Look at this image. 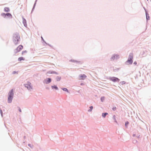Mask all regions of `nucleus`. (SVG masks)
Returning a JSON list of instances; mask_svg holds the SVG:
<instances>
[{"label":"nucleus","mask_w":151,"mask_h":151,"mask_svg":"<svg viewBox=\"0 0 151 151\" xmlns=\"http://www.w3.org/2000/svg\"><path fill=\"white\" fill-rule=\"evenodd\" d=\"M20 39V36L18 33H16L14 34L13 42L15 45H16L18 43Z\"/></svg>","instance_id":"f257e3e1"},{"label":"nucleus","mask_w":151,"mask_h":151,"mask_svg":"<svg viewBox=\"0 0 151 151\" xmlns=\"http://www.w3.org/2000/svg\"><path fill=\"white\" fill-rule=\"evenodd\" d=\"M8 95V101L9 103H11L12 102L14 96L13 90V89L11 90L9 92Z\"/></svg>","instance_id":"f03ea898"},{"label":"nucleus","mask_w":151,"mask_h":151,"mask_svg":"<svg viewBox=\"0 0 151 151\" xmlns=\"http://www.w3.org/2000/svg\"><path fill=\"white\" fill-rule=\"evenodd\" d=\"M23 48V46L22 45H19L15 50V52L16 53L19 52Z\"/></svg>","instance_id":"7ed1b4c3"},{"label":"nucleus","mask_w":151,"mask_h":151,"mask_svg":"<svg viewBox=\"0 0 151 151\" xmlns=\"http://www.w3.org/2000/svg\"><path fill=\"white\" fill-rule=\"evenodd\" d=\"M110 80L114 82H119V79L117 78L113 77L110 78Z\"/></svg>","instance_id":"20e7f679"},{"label":"nucleus","mask_w":151,"mask_h":151,"mask_svg":"<svg viewBox=\"0 0 151 151\" xmlns=\"http://www.w3.org/2000/svg\"><path fill=\"white\" fill-rule=\"evenodd\" d=\"M79 77L80 80H84L86 78L87 76L83 74L80 75Z\"/></svg>","instance_id":"39448f33"},{"label":"nucleus","mask_w":151,"mask_h":151,"mask_svg":"<svg viewBox=\"0 0 151 151\" xmlns=\"http://www.w3.org/2000/svg\"><path fill=\"white\" fill-rule=\"evenodd\" d=\"M30 84L31 83L29 82H28L27 84H25V87H27L28 89L30 90L32 88Z\"/></svg>","instance_id":"423d86ee"},{"label":"nucleus","mask_w":151,"mask_h":151,"mask_svg":"<svg viewBox=\"0 0 151 151\" xmlns=\"http://www.w3.org/2000/svg\"><path fill=\"white\" fill-rule=\"evenodd\" d=\"M127 62L129 64H132V63L133 61L132 60L128 58V60L127 61Z\"/></svg>","instance_id":"0eeeda50"},{"label":"nucleus","mask_w":151,"mask_h":151,"mask_svg":"<svg viewBox=\"0 0 151 151\" xmlns=\"http://www.w3.org/2000/svg\"><path fill=\"white\" fill-rule=\"evenodd\" d=\"M23 23L24 24V26L25 27H26L27 26V23H26V21L24 18H23Z\"/></svg>","instance_id":"6e6552de"},{"label":"nucleus","mask_w":151,"mask_h":151,"mask_svg":"<svg viewBox=\"0 0 151 151\" xmlns=\"http://www.w3.org/2000/svg\"><path fill=\"white\" fill-rule=\"evenodd\" d=\"M51 81V79L50 78H48L47 79V81H46V83H49Z\"/></svg>","instance_id":"1a4fd4ad"},{"label":"nucleus","mask_w":151,"mask_h":151,"mask_svg":"<svg viewBox=\"0 0 151 151\" xmlns=\"http://www.w3.org/2000/svg\"><path fill=\"white\" fill-rule=\"evenodd\" d=\"M24 60V58L22 57H20L18 58V60L19 61H20L21 60Z\"/></svg>","instance_id":"9d476101"},{"label":"nucleus","mask_w":151,"mask_h":151,"mask_svg":"<svg viewBox=\"0 0 151 151\" xmlns=\"http://www.w3.org/2000/svg\"><path fill=\"white\" fill-rule=\"evenodd\" d=\"M133 57V55L132 53H130L129 56V58L130 59L132 60Z\"/></svg>","instance_id":"9b49d317"},{"label":"nucleus","mask_w":151,"mask_h":151,"mask_svg":"<svg viewBox=\"0 0 151 151\" xmlns=\"http://www.w3.org/2000/svg\"><path fill=\"white\" fill-rule=\"evenodd\" d=\"M4 10L6 12H9L10 11V9L8 7H5L4 8Z\"/></svg>","instance_id":"f8f14e48"},{"label":"nucleus","mask_w":151,"mask_h":151,"mask_svg":"<svg viewBox=\"0 0 151 151\" xmlns=\"http://www.w3.org/2000/svg\"><path fill=\"white\" fill-rule=\"evenodd\" d=\"M5 16H7L8 17L12 18V15L9 13H7L6 14Z\"/></svg>","instance_id":"ddd939ff"},{"label":"nucleus","mask_w":151,"mask_h":151,"mask_svg":"<svg viewBox=\"0 0 151 151\" xmlns=\"http://www.w3.org/2000/svg\"><path fill=\"white\" fill-rule=\"evenodd\" d=\"M51 87L53 89H55V90H58V88L55 86H52Z\"/></svg>","instance_id":"4468645a"},{"label":"nucleus","mask_w":151,"mask_h":151,"mask_svg":"<svg viewBox=\"0 0 151 151\" xmlns=\"http://www.w3.org/2000/svg\"><path fill=\"white\" fill-rule=\"evenodd\" d=\"M104 99H105V97H104L103 96V97H101V101L102 102H103L104 101Z\"/></svg>","instance_id":"2eb2a0df"},{"label":"nucleus","mask_w":151,"mask_h":151,"mask_svg":"<svg viewBox=\"0 0 151 151\" xmlns=\"http://www.w3.org/2000/svg\"><path fill=\"white\" fill-rule=\"evenodd\" d=\"M62 89L64 91H66L67 92L68 91V90L66 88H62Z\"/></svg>","instance_id":"dca6fc26"},{"label":"nucleus","mask_w":151,"mask_h":151,"mask_svg":"<svg viewBox=\"0 0 151 151\" xmlns=\"http://www.w3.org/2000/svg\"><path fill=\"white\" fill-rule=\"evenodd\" d=\"M6 14L4 13H3L2 14H1V15L3 16H4V17H6V16H5V15H6Z\"/></svg>","instance_id":"f3484780"},{"label":"nucleus","mask_w":151,"mask_h":151,"mask_svg":"<svg viewBox=\"0 0 151 151\" xmlns=\"http://www.w3.org/2000/svg\"><path fill=\"white\" fill-rule=\"evenodd\" d=\"M106 114H103L102 116L103 117H105L106 116Z\"/></svg>","instance_id":"a211bd4d"},{"label":"nucleus","mask_w":151,"mask_h":151,"mask_svg":"<svg viewBox=\"0 0 151 151\" xmlns=\"http://www.w3.org/2000/svg\"><path fill=\"white\" fill-rule=\"evenodd\" d=\"M27 51H23L22 52V55H23L25 53H27Z\"/></svg>","instance_id":"6ab92c4d"},{"label":"nucleus","mask_w":151,"mask_h":151,"mask_svg":"<svg viewBox=\"0 0 151 151\" xmlns=\"http://www.w3.org/2000/svg\"><path fill=\"white\" fill-rule=\"evenodd\" d=\"M129 124V122H126L125 123V126H127V125H128Z\"/></svg>","instance_id":"aec40b11"},{"label":"nucleus","mask_w":151,"mask_h":151,"mask_svg":"<svg viewBox=\"0 0 151 151\" xmlns=\"http://www.w3.org/2000/svg\"><path fill=\"white\" fill-rule=\"evenodd\" d=\"M93 106H91L90 107V109L89 110L91 111L92 110V109H93Z\"/></svg>","instance_id":"412c9836"},{"label":"nucleus","mask_w":151,"mask_h":151,"mask_svg":"<svg viewBox=\"0 0 151 151\" xmlns=\"http://www.w3.org/2000/svg\"><path fill=\"white\" fill-rule=\"evenodd\" d=\"M115 57H117L116 55H114V56L112 57L111 58L112 59H114V58H115Z\"/></svg>","instance_id":"4be33fe9"},{"label":"nucleus","mask_w":151,"mask_h":151,"mask_svg":"<svg viewBox=\"0 0 151 151\" xmlns=\"http://www.w3.org/2000/svg\"><path fill=\"white\" fill-rule=\"evenodd\" d=\"M134 64L136 65L137 64V62H135L134 63Z\"/></svg>","instance_id":"5701e85b"},{"label":"nucleus","mask_w":151,"mask_h":151,"mask_svg":"<svg viewBox=\"0 0 151 151\" xmlns=\"http://www.w3.org/2000/svg\"><path fill=\"white\" fill-rule=\"evenodd\" d=\"M19 112H21V109L20 108H19Z\"/></svg>","instance_id":"b1692460"},{"label":"nucleus","mask_w":151,"mask_h":151,"mask_svg":"<svg viewBox=\"0 0 151 151\" xmlns=\"http://www.w3.org/2000/svg\"><path fill=\"white\" fill-rule=\"evenodd\" d=\"M115 109H116V108H113V110H115Z\"/></svg>","instance_id":"393cba45"},{"label":"nucleus","mask_w":151,"mask_h":151,"mask_svg":"<svg viewBox=\"0 0 151 151\" xmlns=\"http://www.w3.org/2000/svg\"><path fill=\"white\" fill-rule=\"evenodd\" d=\"M1 113H2L1 111Z\"/></svg>","instance_id":"a878e982"},{"label":"nucleus","mask_w":151,"mask_h":151,"mask_svg":"<svg viewBox=\"0 0 151 151\" xmlns=\"http://www.w3.org/2000/svg\"><path fill=\"white\" fill-rule=\"evenodd\" d=\"M1 116H2V114H1Z\"/></svg>","instance_id":"bb28decb"},{"label":"nucleus","mask_w":151,"mask_h":151,"mask_svg":"<svg viewBox=\"0 0 151 151\" xmlns=\"http://www.w3.org/2000/svg\"><path fill=\"white\" fill-rule=\"evenodd\" d=\"M1 116H2V114H1Z\"/></svg>","instance_id":"cd10ccee"}]
</instances>
